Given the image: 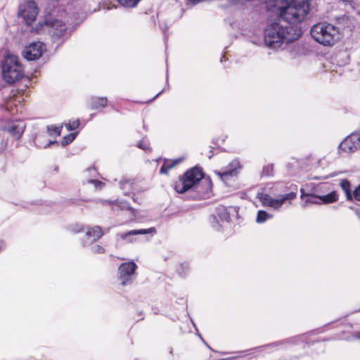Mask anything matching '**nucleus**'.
<instances>
[{
	"mask_svg": "<svg viewBox=\"0 0 360 360\" xmlns=\"http://www.w3.org/2000/svg\"><path fill=\"white\" fill-rule=\"evenodd\" d=\"M156 233V229L150 227L146 229H134L125 233H119L117 234V237L125 240L127 243H136L140 241L139 238L136 237L137 236L150 234L153 236Z\"/></svg>",
	"mask_w": 360,
	"mask_h": 360,
	"instance_id": "obj_12",
	"label": "nucleus"
},
{
	"mask_svg": "<svg viewBox=\"0 0 360 360\" xmlns=\"http://www.w3.org/2000/svg\"><path fill=\"white\" fill-rule=\"evenodd\" d=\"M356 214L359 216V217L360 218V208L356 210Z\"/></svg>",
	"mask_w": 360,
	"mask_h": 360,
	"instance_id": "obj_46",
	"label": "nucleus"
},
{
	"mask_svg": "<svg viewBox=\"0 0 360 360\" xmlns=\"http://www.w3.org/2000/svg\"><path fill=\"white\" fill-rule=\"evenodd\" d=\"M162 92V91H160L158 94H156V96L153 98V100L156 98Z\"/></svg>",
	"mask_w": 360,
	"mask_h": 360,
	"instance_id": "obj_47",
	"label": "nucleus"
},
{
	"mask_svg": "<svg viewBox=\"0 0 360 360\" xmlns=\"http://www.w3.org/2000/svg\"><path fill=\"white\" fill-rule=\"evenodd\" d=\"M301 30L294 26H285L279 20L271 21L264 30L263 42L266 47L274 51L285 49L288 44L297 39Z\"/></svg>",
	"mask_w": 360,
	"mask_h": 360,
	"instance_id": "obj_1",
	"label": "nucleus"
},
{
	"mask_svg": "<svg viewBox=\"0 0 360 360\" xmlns=\"http://www.w3.org/2000/svg\"><path fill=\"white\" fill-rule=\"evenodd\" d=\"M57 142L56 141H49L47 144H46L44 148H46L47 147H49L51 145L56 143Z\"/></svg>",
	"mask_w": 360,
	"mask_h": 360,
	"instance_id": "obj_43",
	"label": "nucleus"
},
{
	"mask_svg": "<svg viewBox=\"0 0 360 360\" xmlns=\"http://www.w3.org/2000/svg\"><path fill=\"white\" fill-rule=\"evenodd\" d=\"M231 27L239 31L242 35L255 45L260 46L263 42L261 30L257 21L252 16L237 18L229 22Z\"/></svg>",
	"mask_w": 360,
	"mask_h": 360,
	"instance_id": "obj_3",
	"label": "nucleus"
},
{
	"mask_svg": "<svg viewBox=\"0 0 360 360\" xmlns=\"http://www.w3.org/2000/svg\"><path fill=\"white\" fill-rule=\"evenodd\" d=\"M77 134V133H72V134H68V136H64L61 141L62 145L66 146V145L70 143L71 142H72L73 140L75 139Z\"/></svg>",
	"mask_w": 360,
	"mask_h": 360,
	"instance_id": "obj_34",
	"label": "nucleus"
},
{
	"mask_svg": "<svg viewBox=\"0 0 360 360\" xmlns=\"http://www.w3.org/2000/svg\"><path fill=\"white\" fill-rule=\"evenodd\" d=\"M105 97H92L90 100V105L92 109L104 108L107 105Z\"/></svg>",
	"mask_w": 360,
	"mask_h": 360,
	"instance_id": "obj_21",
	"label": "nucleus"
},
{
	"mask_svg": "<svg viewBox=\"0 0 360 360\" xmlns=\"http://www.w3.org/2000/svg\"><path fill=\"white\" fill-rule=\"evenodd\" d=\"M302 198L306 197L304 203L302 204V207L306 208L309 205L312 204H321V201L319 199V195H313L309 194H304L302 193Z\"/></svg>",
	"mask_w": 360,
	"mask_h": 360,
	"instance_id": "obj_23",
	"label": "nucleus"
},
{
	"mask_svg": "<svg viewBox=\"0 0 360 360\" xmlns=\"http://www.w3.org/2000/svg\"><path fill=\"white\" fill-rule=\"evenodd\" d=\"M209 221H210V223L211 224V226L215 229V230H220V229L221 228L222 226V223L223 222H221L219 219L217 217V215L215 214H212L210 217V219H209Z\"/></svg>",
	"mask_w": 360,
	"mask_h": 360,
	"instance_id": "obj_30",
	"label": "nucleus"
},
{
	"mask_svg": "<svg viewBox=\"0 0 360 360\" xmlns=\"http://www.w3.org/2000/svg\"><path fill=\"white\" fill-rule=\"evenodd\" d=\"M224 58H225V56H223L221 57V62H222V61H223V60H224Z\"/></svg>",
	"mask_w": 360,
	"mask_h": 360,
	"instance_id": "obj_49",
	"label": "nucleus"
},
{
	"mask_svg": "<svg viewBox=\"0 0 360 360\" xmlns=\"http://www.w3.org/2000/svg\"><path fill=\"white\" fill-rule=\"evenodd\" d=\"M353 338L360 340V330L354 332L352 335Z\"/></svg>",
	"mask_w": 360,
	"mask_h": 360,
	"instance_id": "obj_42",
	"label": "nucleus"
},
{
	"mask_svg": "<svg viewBox=\"0 0 360 360\" xmlns=\"http://www.w3.org/2000/svg\"><path fill=\"white\" fill-rule=\"evenodd\" d=\"M88 183L94 184L96 188H101L104 185L102 181L94 179L88 180Z\"/></svg>",
	"mask_w": 360,
	"mask_h": 360,
	"instance_id": "obj_40",
	"label": "nucleus"
},
{
	"mask_svg": "<svg viewBox=\"0 0 360 360\" xmlns=\"http://www.w3.org/2000/svg\"><path fill=\"white\" fill-rule=\"evenodd\" d=\"M353 198L360 201V184L353 191Z\"/></svg>",
	"mask_w": 360,
	"mask_h": 360,
	"instance_id": "obj_39",
	"label": "nucleus"
},
{
	"mask_svg": "<svg viewBox=\"0 0 360 360\" xmlns=\"http://www.w3.org/2000/svg\"><path fill=\"white\" fill-rule=\"evenodd\" d=\"M101 202L103 205H111L115 206L119 210H130L131 212V213H133V214L134 213V210H133V208L127 202L117 201V200H115V201L101 200Z\"/></svg>",
	"mask_w": 360,
	"mask_h": 360,
	"instance_id": "obj_18",
	"label": "nucleus"
},
{
	"mask_svg": "<svg viewBox=\"0 0 360 360\" xmlns=\"http://www.w3.org/2000/svg\"><path fill=\"white\" fill-rule=\"evenodd\" d=\"M276 345V343H272V344H270V345H262V346H259V347H257L252 348V349L248 350L249 352H250L249 354H252V353H254L255 352H261V351L264 350L266 347L274 346Z\"/></svg>",
	"mask_w": 360,
	"mask_h": 360,
	"instance_id": "obj_36",
	"label": "nucleus"
},
{
	"mask_svg": "<svg viewBox=\"0 0 360 360\" xmlns=\"http://www.w3.org/2000/svg\"><path fill=\"white\" fill-rule=\"evenodd\" d=\"M360 148V143L355 133L346 137L338 146V153H352Z\"/></svg>",
	"mask_w": 360,
	"mask_h": 360,
	"instance_id": "obj_13",
	"label": "nucleus"
},
{
	"mask_svg": "<svg viewBox=\"0 0 360 360\" xmlns=\"http://www.w3.org/2000/svg\"><path fill=\"white\" fill-rule=\"evenodd\" d=\"M141 0H117L120 5L127 8H134Z\"/></svg>",
	"mask_w": 360,
	"mask_h": 360,
	"instance_id": "obj_31",
	"label": "nucleus"
},
{
	"mask_svg": "<svg viewBox=\"0 0 360 360\" xmlns=\"http://www.w3.org/2000/svg\"><path fill=\"white\" fill-rule=\"evenodd\" d=\"M46 50V47L44 43L41 41H34L25 48L22 56L27 60H35L41 58Z\"/></svg>",
	"mask_w": 360,
	"mask_h": 360,
	"instance_id": "obj_11",
	"label": "nucleus"
},
{
	"mask_svg": "<svg viewBox=\"0 0 360 360\" xmlns=\"http://www.w3.org/2000/svg\"><path fill=\"white\" fill-rule=\"evenodd\" d=\"M79 125V121L78 120H75L73 121H70L68 123L65 124V127L68 131H73L76 129Z\"/></svg>",
	"mask_w": 360,
	"mask_h": 360,
	"instance_id": "obj_35",
	"label": "nucleus"
},
{
	"mask_svg": "<svg viewBox=\"0 0 360 360\" xmlns=\"http://www.w3.org/2000/svg\"><path fill=\"white\" fill-rule=\"evenodd\" d=\"M286 189H287V186H285V188H284V189L281 188V191H286Z\"/></svg>",
	"mask_w": 360,
	"mask_h": 360,
	"instance_id": "obj_48",
	"label": "nucleus"
},
{
	"mask_svg": "<svg viewBox=\"0 0 360 360\" xmlns=\"http://www.w3.org/2000/svg\"><path fill=\"white\" fill-rule=\"evenodd\" d=\"M315 41L323 46H332L339 39L338 29L329 23H318L312 26L310 31Z\"/></svg>",
	"mask_w": 360,
	"mask_h": 360,
	"instance_id": "obj_5",
	"label": "nucleus"
},
{
	"mask_svg": "<svg viewBox=\"0 0 360 360\" xmlns=\"http://www.w3.org/2000/svg\"><path fill=\"white\" fill-rule=\"evenodd\" d=\"M22 101L21 96H18L15 94L11 95V98L6 101L5 103V108L10 111L11 113H13V106L16 107V103H20Z\"/></svg>",
	"mask_w": 360,
	"mask_h": 360,
	"instance_id": "obj_20",
	"label": "nucleus"
},
{
	"mask_svg": "<svg viewBox=\"0 0 360 360\" xmlns=\"http://www.w3.org/2000/svg\"><path fill=\"white\" fill-rule=\"evenodd\" d=\"M91 250L94 253L96 254H102L104 252V248L98 245H94Z\"/></svg>",
	"mask_w": 360,
	"mask_h": 360,
	"instance_id": "obj_38",
	"label": "nucleus"
},
{
	"mask_svg": "<svg viewBox=\"0 0 360 360\" xmlns=\"http://www.w3.org/2000/svg\"><path fill=\"white\" fill-rule=\"evenodd\" d=\"M188 3L191 4L192 5H195L200 2H202L203 0H187Z\"/></svg>",
	"mask_w": 360,
	"mask_h": 360,
	"instance_id": "obj_41",
	"label": "nucleus"
},
{
	"mask_svg": "<svg viewBox=\"0 0 360 360\" xmlns=\"http://www.w3.org/2000/svg\"><path fill=\"white\" fill-rule=\"evenodd\" d=\"M182 159L178 158L173 160H167L165 161L162 167H160V172L161 174H167V172L173 168L174 166L178 165L179 162H181Z\"/></svg>",
	"mask_w": 360,
	"mask_h": 360,
	"instance_id": "obj_22",
	"label": "nucleus"
},
{
	"mask_svg": "<svg viewBox=\"0 0 360 360\" xmlns=\"http://www.w3.org/2000/svg\"><path fill=\"white\" fill-rule=\"evenodd\" d=\"M189 266L188 263H181L179 265L176 271L181 276H184L188 271Z\"/></svg>",
	"mask_w": 360,
	"mask_h": 360,
	"instance_id": "obj_33",
	"label": "nucleus"
},
{
	"mask_svg": "<svg viewBox=\"0 0 360 360\" xmlns=\"http://www.w3.org/2000/svg\"><path fill=\"white\" fill-rule=\"evenodd\" d=\"M5 243L4 241H0V251L4 248Z\"/></svg>",
	"mask_w": 360,
	"mask_h": 360,
	"instance_id": "obj_44",
	"label": "nucleus"
},
{
	"mask_svg": "<svg viewBox=\"0 0 360 360\" xmlns=\"http://www.w3.org/2000/svg\"><path fill=\"white\" fill-rule=\"evenodd\" d=\"M240 169V165L239 161L238 160H233L226 168L221 169V171L216 172V174L224 182L226 183V181H229L231 178L237 176Z\"/></svg>",
	"mask_w": 360,
	"mask_h": 360,
	"instance_id": "obj_14",
	"label": "nucleus"
},
{
	"mask_svg": "<svg viewBox=\"0 0 360 360\" xmlns=\"http://www.w3.org/2000/svg\"><path fill=\"white\" fill-rule=\"evenodd\" d=\"M215 215H217L221 222L228 221L230 218L229 213L224 207H217Z\"/></svg>",
	"mask_w": 360,
	"mask_h": 360,
	"instance_id": "obj_25",
	"label": "nucleus"
},
{
	"mask_svg": "<svg viewBox=\"0 0 360 360\" xmlns=\"http://www.w3.org/2000/svg\"><path fill=\"white\" fill-rule=\"evenodd\" d=\"M174 189L179 193L193 190L197 193L198 198H203L209 195L212 189V182L210 179L203 177L202 172L200 168L195 167L179 177L175 183Z\"/></svg>",
	"mask_w": 360,
	"mask_h": 360,
	"instance_id": "obj_2",
	"label": "nucleus"
},
{
	"mask_svg": "<svg viewBox=\"0 0 360 360\" xmlns=\"http://www.w3.org/2000/svg\"><path fill=\"white\" fill-rule=\"evenodd\" d=\"M46 25L48 27L49 34L53 40L62 39H66L72 32V30L68 28L63 20L58 18L49 19L46 21Z\"/></svg>",
	"mask_w": 360,
	"mask_h": 360,
	"instance_id": "obj_8",
	"label": "nucleus"
},
{
	"mask_svg": "<svg viewBox=\"0 0 360 360\" xmlns=\"http://www.w3.org/2000/svg\"><path fill=\"white\" fill-rule=\"evenodd\" d=\"M274 175V165L272 164H268L263 167L261 172V176L269 177Z\"/></svg>",
	"mask_w": 360,
	"mask_h": 360,
	"instance_id": "obj_32",
	"label": "nucleus"
},
{
	"mask_svg": "<svg viewBox=\"0 0 360 360\" xmlns=\"http://www.w3.org/2000/svg\"><path fill=\"white\" fill-rule=\"evenodd\" d=\"M339 195L336 191H332L326 195H319L321 204H329L338 201Z\"/></svg>",
	"mask_w": 360,
	"mask_h": 360,
	"instance_id": "obj_19",
	"label": "nucleus"
},
{
	"mask_svg": "<svg viewBox=\"0 0 360 360\" xmlns=\"http://www.w3.org/2000/svg\"><path fill=\"white\" fill-rule=\"evenodd\" d=\"M103 231L100 226H96L91 228H87L85 237L86 240L84 242V245L86 246L91 243L98 240L103 236Z\"/></svg>",
	"mask_w": 360,
	"mask_h": 360,
	"instance_id": "obj_17",
	"label": "nucleus"
},
{
	"mask_svg": "<svg viewBox=\"0 0 360 360\" xmlns=\"http://www.w3.org/2000/svg\"><path fill=\"white\" fill-rule=\"evenodd\" d=\"M62 126L51 125L47 127V132L51 136H58L60 135Z\"/></svg>",
	"mask_w": 360,
	"mask_h": 360,
	"instance_id": "obj_29",
	"label": "nucleus"
},
{
	"mask_svg": "<svg viewBox=\"0 0 360 360\" xmlns=\"http://www.w3.org/2000/svg\"><path fill=\"white\" fill-rule=\"evenodd\" d=\"M272 215L266 211L264 210H259L257 212V217H256V222L258 224H263L265 221H266L268 219H270L272 218Z\"/></svg>",
	"mask_w": 360,
	"mask_h": 360,
	"instance_id": "obj_28",
	"label": "nucleus"
},
{
	"mask_svg": "<svg viewBox=\"0 0 360 360\" xmlns=\"http://www.w3.org/2000/svg\"><path fill=\"white\" fill-rule=\"evenodd\" d=\"M137 147H139V148L143 149V150H146V151L150 150L149 144L145 140H141V141H139L137 143Z\"/></svg>",
	"mask_w": 360,
	"mask_h": 360,
	"instance_id": "obj_37",
	"label": "nucleus"
},
{
	"mask_svg": "<svg viewBox=\"0 0 360 360\" xmlns=\"http://www.w3.org/2000/svg\"><path fill=\"white\" fill-rule=\"evenodd\" d=\"M38 7L34 1H28L20 5L18 15L27 25L31 24L38 14Z\"/></svg>",
	"mask_w": 360,
	"mask_h": 360,
	"instance_id": "obj_9",
	"label": "nucleus"
},
{
	"mask_svg": "<svg viewBox=\"0 0 360 360\" xmlns=\"http://www.w3.org/2000/svg\"><path fill=\"white\" fill-rule=\"evenodd\" d=\"M25 128L22 120H16L11 122L6 127V131L15 139L21 137Z\"/></svg>",
	"mask_w": 360,
	"mask_h": 360,
	"instance_id": "obj_16",
	"label": "nucleus"
},
{
	"mask_svg": "<svg viewBox=\"0 0 360 360\" xmlns=\"http://www.w3.org/2000/svg\"><path fill=\"white\" fill-rule=\"evenodd\" d=\"M58 13V17L65 18L66 22L69 24L73 23L76 20L75 13H68L67 11L65 9H59Z\"/></svg>",
	"mask_w": 360,
	"mask_h": 360,
	"instance_id": "obj_26",
	"label": "nucleus"
},
{
	"mask_svg": "<svg viewBox=\"0 0 360 360\" xmlns=\"http://www.w3.org/2000/svg\"><path fill=\"white\" fill-rule=\"evenodd\" d=\"M296 196V186H295V188L290 192L281 195L276 198H274L268 193H266L264 189L258 191L256 195L257 198L259 200L263 206L269 207L274 210H279L285 201H290L295 199Z\"/></svg>",
	"mask_w": 360,
	"mask_h": 360,
	"instance_id": "obj_7",
	"label": "nucleus"
},
{
	"mask_svg": "<svg viewBox=\"0 0 360 360\" xmlns=\"http://www.w3.org/2000/svg\"><path fill=\"white\" fill-rule=\"evenodd\" d=\"M120 188L123 191V193L124 195H128L129 193L132 192L134 190L133 188V181L131 180H123L121 181L120 183Z\"/></svg>",
	"mask_w": 360,
	"mask_h": 360,
	"instance_id": "obj_27",
	"label": "nucleus"
},
{
	"mask_svg": "<svg viewBox=\"0 0 360 360\" xmlns=\"http://www.w3.org/2000/svg\"><path fill=\"white\" fill-rule=\"evenodd\" d=\"M137 265L134 262L122 263L119 269V278L122 285L131 283L135 277Z\"/></svg>",
	"mask_w": 360,
	"mask_h": 360,
	"instance_id": "obj_10",
	"label": "nucleus"
},
{
	"mask_svg": "<svg viewBox=\"0 0 360 360\" xmlns=\"http://www.w3.org/2000/svg\"><path fill=\"white\" fill-rule=\"evenodd\" d=\"M2 76L7 83H14L23 76V68L18 56L8 55L1 64Z\"/></svg>",
	"mask_w": 360,
	"mask_h": 360,
	"instance_id": "obj_6",
	"label": "nucleus"
},
{
	"mask_svg": "<svg viewBox=\"0 0 360 360\" xmlns=\"http://www.w3.org/2000/svg\"><path fill=\"white\" fill-rule=\"evenodd\" d=\"M288 4V0H266L265 2L266 9L281 18Z\"/></svg>",
	"mask_w": 360,
	"mask_h": 360,
	"instance_id": "obj_15",
	"label": "nucleus"
},
{
	"mask_svg": "<svg viewBox=\"0 0 360 360\" xmlns=\"http://www.w3.org/2000/svg\"><path fill=\"white\" fill-rule=\"evenodd\" d=\"M340 186L342 191L345 192L347 200H352L353 199V193L350 191V183L347 179H342L341 180L340 183Z\"/></svg>",
	"mask_w": 360,
	"mask_h": 360,
	"instance_id": "obj_24",
	"label": "nucleus"
},
{
	"mask_svg": "<svg viewBox=\"0 0 360 360\" xmlns=\"http://www.w3.org/2000/svg\"><path fill=\"white\" fill-rule=\"evenodd\" d=\"M82 231V227H79L77 229L75 230V232H80Z\"/></svg>",
	"mask_w": 360,
	"mask_h": 360,
	"instance_id": "obj_45",
	"label": "nucleus"
},
{
	"mask_svg": "<svg viewBox=\"0 0 360 360\" xmlns=\"http://www.w3.org/2000/svg\"><path fill=\"white\" fill-rule=\"evenodd\" d=\"M309 0H292L281 18L288 24L297 25L304 21L309 11Z\"/></svg>",
	"mask_w": 360,
	"mask_h": 360,
	"instance_id": "obj_4",
	"label": "nucleus"
}]
</instances>
